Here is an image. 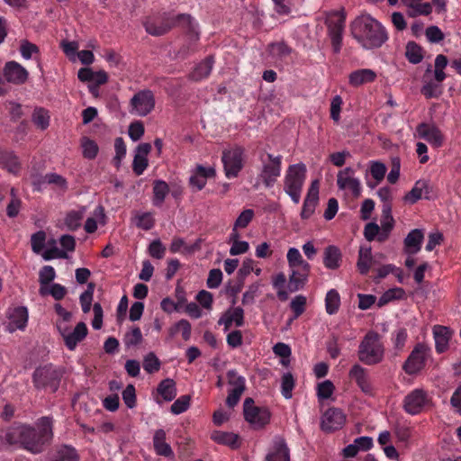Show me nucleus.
<instances>
[{
    "label": "nucleus",
    "mask_w": 461,
    "mask_h": 461,
    "mask_svg": "<svg viewBox=\"0 0 461 461\" xmlns=\"http://www.w3.org/2000/svg\"><path fill=\"white\" fill-rule=\"evenodd\" d=\"M53 438V418L43 416L34 425L14 423L8 427L3 440L34 455L41 454Z\"/></svg>",
    "instance_id": "obj_1"
},
{
    "label": "nucleus",
    "mask_w": 461,
    "mask_h": 461,
    "mask_svg": "<svg viewBox=\"0 0 461 461\" xmlns=\"http://www.w3.org/2000/svg\"><path fill=\"white\" fill-rule=\"evenodd\" d=\"M177 24H186L187 26L186 37L188 42L178 50V54L185 58L195 50L194 44L199 40V33L196 32L189 14H182L174 16L170 13H163L149 17L144 22L146 32L152 36L164 35Z\"/></svg>",
    "instance_id": "obj_2"
},
{
    "label": "nucleus",
    "mask_w": 461,
    "mask_h": 461,
    "mask_svg": "<svg viewBox=\"0 0 461 461\" xmlns=\"http://www.w3.org/2000/svg\"><path fill=\"white\" fill-rule=\"evenodd\" d=\"M350 31L352 37L366 50L378 49L388 41L386 29L370 14L357 16Z\"/></svg>",
    "instance_id": "obj_3"
},
{
    "label": "nucleus",
    "mask_w": 461,
    "mask_h": 461,
    "mask_svg": "<svg viewBox=\"0 0 461 461\" xmlns=\"http://www.w3.org/2000/svg\"><path fill=\"white\" fill-rule=\"evenodd\" d=\"M357 357L366 366L377 365L383 361L384 347L377 332L368 331L364 336L358 346Z\"/></svg>",
    "instance_id": "obj_4"
},
{
    "label": "nucleus",
    "mask_w": 461,
    "mask_h": 461,
    "mask_svg": "<svg viewBox=\"0 0 461 461\" xmlns=\"http://www.w3.org/2000/svg\"><path fill=\"white\" fill-rule=\"evenodd\" d=\"M307 168L303 162L290 165L284 177V191L294 203H299L306 179Z\"/></svg>",
    "instance_id": "obj_5"
},
{
    "label": "nucleus",
    "mask_w": 461,
    "mask_h": 461,
    "mask_svg": "<svg viewBox=\"0 0 461 461\" xmlns=\"http://www.w3.org/2000/svg\"><path fill=\"white\" fill-rule=\"evenodd\" d=\"M260 167L258 179L267 188H271L276 183L282 171V156L273 155L268 152H260L259 154Z\"/></svg>",
    "instance_id": "obj_6"
},
{
    "label": "nucleus",
    "mask_w": 461,
    "mask_h": 461,
    "mask_svg": "<svg viewBox=\"0 0 461 461\" xmlns=\"http://www.w3.org/2000/svg\"><path fill=\"white\" fill-rule=\"evenodd\" d=\"M346 14L343 10L330 12L326 19L328 35L335 53L342 48L343 32L345 29Z\"/></svg>",
    "instance_id": "obj_7"
},
{
    "label": "nucleus",
    "mask_w": 461,
    "mask_h": 461,
    "mask_svg": "<svg viewBox=\"0 0 461 461\" xmlns=\"http://www.w3.org/2000/svg\"><path fill=\"white\" fill-rule=\"evenodd\" d=\"M60 379V372L52 365L36 368L32 375V382L37 389H46L52 393L58 390Z\"/></svg>",
    "instance_id": "obj_8"
},
{
    "label": "nucleus",
    "mask_w": 461,
    "mask_h": 461,
    "mask_svg": "<svg viewBox=\"0 0 461 461\" xmlns=\"http://www.w3.org/2000/svg\"><path fill=\"white\" fill-rule=\"evenodd\" d=\"M243 415L245 420L254 429H262L270 420L271 413L266 407L255 405L250 397L245 399L243 403Z\"/></svg>",
    "instance_id": "obj_9"
},
{
    "label": "nucleus",
    "mask_w": 461,
    "mask_h": 461,
    "mask_svg": "<svg viewBox=\"0 0 461 461\" xmlns=\"http://www.w3.org/2000/svg\"><path fill=\"white\" fill-rule=\"evenodd\" d=\"M430 355V348L424 343L415 345L411 354L402 365V369L410 375H417L426 366Z\"/></svg>",
    "instance_id": "obj_10"
},
{
    "label": "nucleus",
    "mask_w": 461,
    "mask_h": 461,
    "mask_svg": "<svg viewBox=\"0 0 461 461\" xmlns=\"http://www.w3.org/2000/svg\"><path fill=\"white\" fill-rule=\"evenodd\" d=\"M431 397L428 392L416 388L411 391L403 399V409L411 415H417L431 405Z\"/></svg>",
    "instance_id": "obj_11"
},
{
    "label": "nucleus",
    "mask_w": 461,
    "mask_h": 461,
    "mask_svg": "<svg viewBox=\"0 0 461 461\" xmlns=\"http://www.w3.org/2000/svg\"><path fill=\"white\" fill-rule=\"evenodd\" d=\"M156 100L154 93L149 89L137 92L130 101V113L140 117L147 116L155 108Z\"/></svg>",
    "instance_id": "obj_12"
},
{
    "label": "nucleus",
    "mask_w": 461,
    "mask_h": 461,
    "mask_svg": "<svg viewBox=\"0 0 461 461\" xmlns=\"http://www.w3.org/2000/svg\"><path fill=\"white\" fill-rule=\"evenodd\" d=\"M337 185L339 190L344 191L355 198L361 194L362 187L360 180L355 176V170L352 167H346L339 171L337 175Z\"/></svg>",
    "instance_id": "obj_13"
},
{
    "label": "nucleus",
    "mask_w": 461,
    "mask_h": 461,
    "mask_svg": "<svg viewBox=\"0 0 461 461\" xmlns=\"http://www.w3.org/2000/svg\"><path fill=\"white\" fill-rule=\"evenodd\" d=\"M416 136L438 149L444 143V135L434 123L421 122L416 127Z\"/></svg>",
    "instance_id": "obj_14"
},
{
    "label": "nucleus",
    "mask_w": 461,
    "mask_h": 461,
    "mask_svg": "<svg viewBox=\"0 0 461 461\" xmlns=\"http://www.w3.org/2000/svg\"><path fill=\"white\" fill-rule=\"evenodd\" d=\"M434 197L433 187L429 180L420 179L415 182L413 187L403 196V201L414 204L420 199L430 200Z\"/></svg>",
    "instance_id": "obj_15"
},
{
    "label": "nucleus",
    "mask_w": 461,
    "mask_h": 461,
    "mask_svg": "<svg viewBox=\"0 0 461 461\" xmlns=\"http://www.w3.org/2000/svg\"><path fill=\"white\" fill-rule=\"evenodd\" d=\"M348 377L356 383L361 392L366 394H372L373 384L366 368L359 364H354L349 369Z\"/></svg>",
    "instance_id": "obj_16"
},
{
    "label": "nucleus",
    "mask_w": 461,
    "mask_h": 461,
    "mask_svg": "<svg viewBox=\"0 0 461 461\" xmlns=\"http://www.w3.org/2000/svg\"><path fill=\"white\" fill-rule=\"evenodd\" d=\"M3 74L7 82L14 85L25 83L29 77L27 69L14 60L5 63Z\"/></svg>",
    "instance_id": "obj_17"
},
{
    "label": "nucleus",
    "mask_w": 461,
    "mask_h": 461,
    "mask_svg": "<svg viewBox=\"0 0 461 461\" xmlns=\"http://www.w3.org/2000/svg\"><path fill=\"white\" fill-rule=\"evenodd\" d=\"M346 417L343 412L337 408L328 409L321 418V429L327 432L337 430L344 425Z\"/></svg>",
    "instance_id": "obj_18"
},
{
    "label": "nucleus",
    "mask_w": 461,
    "mask_h": 461,
    "mask_svg": "<svg viewBox=\"0 0 461 461\" xmlns=\"http://www.w3.org/2000/svg\"><path fill=\"white\" fill-rule=\"evenodd\" d=\"M265 461H290V450L282 437L274 438Z\"/></svg>",
    "instance_id": "obj_19"
},
{
    "label": "nucleus",
    "mask_w": 461,
    "mask_h": 461,
    "mask_svg": "<svg viewBox=\"0 0 461 461\" xmlns=\"http://www.w3.org/2000/svg\"><path fill=\"white\" fill-rule=\"evenodd\" d=\"M214 176L215 169L213 167L197 165L192 171L189 185L194 191H201L205 186L207 180Z\"/></svg>",
    "instance_id": "obj_20"
},
{
    "label": "nucleus",
    "mask_w": 461,
    "mask_h": 461,
    "mask_svg": "<svg viewBox=\"0 0 461 461\" xmlns=\"http://www.w3.org/2000/svg\"><path fill=\"white\" fill-rule=\"evenodd\" d=\"M319 180L316 179L311 183L301 212L303 219H309L313 214L319 201Z\"/></svg>",
    "instance_id": "obj_21"
},
{
    "label": "nucleus",
    "mask_w": 461,
    "mask_h": 461,
    "mask_svg": "<svg viewBox=\"0 0 461 461\" xmlns=\"http://www.w3.org/2000/svg\"><path fill=\"white\" fill-rule=\"evenodd\" d=\"M311 267L303 266L290 268L288 289L294 293L303 288L308 281Z\"/></svg>",
    "instance_id": "obj_22"
},
{
    "label": "nucleus",
    "mask_w": 461,
    "mask_h": 461,
    "mask_svg": "<svg viewBox=\"0 0 461 461\" xmlns=\"http://www.w3.org/2000/svg\"><path fill=\"white\" fill-rule=\"evenodd\" d=\"M8 325L7 329L10 332L16 330H23L28 321V310L24 306H18L9 309L7 312Z\"/></svg>",
    "instance_id": "obj_23"
},
{
    "label": "nucleus",
    "mask_w": 461,
    "mask_h": 461,
    "mask_svg": "<svg viewBox=\"0 0 461 461\" xmlns=\"http://www.w3.org/2000/svg\"><path fill=\"white\" fill-rule=\"evenodd\" d=\"M433 338L435 340V350L438 354L446 352L449 348V341L452 339L454 331L442 325H435L432 329Z\"/></svg>",
    "instance_id": "obj_24"
},
{
    "label": "nucleus",
    "mask_w": 461,
    "mask_h": 461,
    "mask_svg": "<svg viewBox=\"0 0 461 461\" xmlns=\"http://www.w3.org/2000/svg\"><path fill=\"white\" fill-rule=\"evenodd\" d=\"M88 329L85 322H78L73 330H70L65 337L64 344L69 350H75L77 344L83 341L87 336Z\"/></svg>",
    "instance_id": "obj_25"
},
{
    "label": "nucleus",
    "mask_w": 461,
    "mask_h": 461,
    "mask_svg": "<svg viewBox=\"0 0 461 461\" xmlns=\"http://www.w3.org/2000/svg\"><path fill=\"white\" fill-rule=\"evenodd\" d=\"M0 167L14 176H17L22 168L19 158L8 149H0Z\"/></svg>",
    "instance_id": "obj_26"
},
{
    "label": "nucleus",
    "mask_w": 461,
    "mask_h": 461,
    "mask_svg": "<svg viewBox=\"0 0 461 461\" xmlns=\"http://www.w3.org/2000/svg\"><path fill=\"white\" fill-rule=\"evenodd\" d=\"M342 263V253L335 245H329L323 251V265L329 270H337Z\"/></svg>",
    "instance_id": "obj_27"
},
{
    "label": "nucleus",
    "mask_w": 461,
    "mask_h": 461,
    "mask_svg": "<svg viewBox=\"0 0 461 461\" xmlns=\"http://www.w3.org/2000/svg\"><path fill=\"white\" fill-rule=\"evenodd\" d=\"M377 77L375 71L370 68H361L352 71L348 76L350 86L357 87L364 84L372 83Z\"/></svg>",
    "instance_id": "obj_28"
},
{
    "label": "nucleus",
    "mask_w": 461,
    "mask_h": 461,
    "mask_svg": "<svg viewBox=\"0 0 461 461\" xmlns=\"http://www.w3.org/2000/svg\"><path fill=\"white\" fill-rule=\"evenodd\" d=\"M402 3L407 7L408 14L411 17L428 15L432 12V6L429 2H422V0H402Z\"/></svg>",
    "instance_id": "obj_29"
},
{
    "label": "nucleus",
    "mask_w": 461,
    "mask_h": 461,
    "mask_svg": "<svg viewBox=\"0 0 461 461\" xmlns=\"http://www.w3.org/2000/svg\"><path fill=\"white\" fill-rule=\"evenodd\" d=\"M213 63V56H208L194 67L189 75V78L194 81H201L206 78L212 71Z\"/></svg>",
    "instance_id": "obj_30"
},
{
    "label": "nucleus",
    "mask_w": 461,
    "mask_h": 461,
    "mask_svg": "<svg viewBox=\"0 0 461 461\" xmlns=\"http://www.w3.org/2000/svg\"><path fill=\"white\" fill-rule=\"evenodd\" d=\"M424 235L421 230L415 229L409 232L404 239V249L408 254H416L420 251Z\"/></svg>",
    "instance_id": "obj_31"
},
{
    "label": "nucleus",
    "mask_w": 461,
    "mask_h": 461,
    "mask_svg": "<svg viewBox=\"0 0 461 461\" xmlns=\"http://www.w3.org/2000/svg\"><path fill=\"white\" fill-rule=\"evenodd\" d=\"M153 445L158 455L166 457L173 455L171 447L166 442V432L164 429H157L153 436Z\"/></svg>",
    "instance_id": "obj_32"
},
{
    "label": "nucleus",
    "mask_w": 461,
    "mask_h": 461,
    "mask_svg": "<svg viewBox=\"0 0 461 461\" xmlns=\"http://www.w3.org/2000/svg\"><path fill=\"white\" fill-rule=\"evenodd\" d=\"M373 261L371 247L361 246L358 251V259L357 267L360 274L366 275L371 267Z\"/></svg>",
    "instance_id": "obj_33"
},
{
    "label": "nucleus",
    "mask_w": 461,
    "mask_h": 461,
    "mask_svg": "<svg viewBox=\"0 0 461 461\" xmlns=\"http://www.w3.org/2000/svg\"><path fill=\"white\" fill-rule=\"evenodd\" d=\"M157 393L163 398L164 401L171 402L176 396V387L175 381L170 378L162 380L157 387Z\"/></svg>",
    "instance_id": "obj_34"
},
{
    "label": "nucleus",
    "mask_w": 461,
    "mask_h": 461,
    "mask_svg": "<svg viewBox=\"0 0 461 461\" xmlns=\"http://www.w3.org/2000/svg\"><path fill=\"white\" fill-rule=\"evenodd\" d=\"M168 193L169 186L166 181L155 180L153 182V205L161 206Z\"/></svg>",
    "instance_id": "obj_35"
},
{
    "label": "nucleus",
    "mask_w": 461,
    "mask_h": 461,
    "mask_svg": "<svg viewBox=\"0 0 461 461\" xmlns=\"http://www.w3.org/2000/svg\"><path fill=\"white\" fill-rule=\"evenodd\" d=\"M247 162V154L244 148L237 146L232 148V177L242 170Z\"/></svg>",
    "instance_id": "obj_36"
},
{
    "label": "nucleus",
    "mask_w": 461,
    "mask_h": 461,
    "mask_svg": "<svg viewBox=\"0 0 461 461\" xmlns=\"http://www.w3.org/2000/svg\"><path fill=\"white\" fill-rule=\"evenodd\" d=\"M340 306V295L335 289H330L326 294L325 309L328 314L333 315L338 312Z\"/></svg>",
    "instance_id": "obj_37"
},
{
    "label": "nucleus",
    "mask_w": 461,
    "mask_h": 461,
    "mask_svg": "<svg viewBox=\"0 0 461 461\" xmlns=\"http://www.w3.org/2000/svg\"><path fill=\"white\" fill-rule=\"evenodd\" d=\"M42 183L51 185L57 190L64 193L68 190V181L61 175L57 173H48L42 177Z\"/></svg>",
    "instance_id": "obj_38"
},
{
    "label": "nucleus",
    "mask_w": 461,
    "mask_h": 461,
    "mask_svg": "<svg viewBox=\"0 0 461 461\" xmlns=\"http://www.w3.org/2000/svg\"><path fill=\"white\" fill-rule=\"evenodd\" d=\"M369 171L375 182L374 185L368 183V185L370 187H374L380 184L384 178L386 173V167L384 163L380 161H371L369 166Z\"/></svg>",
    "instance_id": "obj_39"
},
{
    "label": "nucleus",
    "mask_w": 461,
    "mask_h": 461,
    "mask_svg": "<svg viewBox=\"0 0 461 461\" xmlns=\"http://www.w3.org/2000/svg\"><path fill=\"white\" fill-rule=\"evenodd\" d=\"M246 388V380L232 372V407L238 403Z\"/></svg>",
    "instance_id": "obj_40"
},
{
    "label": "nucleus",
    "mask_w": 461,
    "mask_h": 461,
    "mask_svg": "<svg viewBox=\"0 0 461 461\" xmlns=\"http://www.w3.org/2000/svg\"><path fill=\"white\" fill-rule=\"evenodd\" d=\"M268 50L273 58L279 59H285L292 53V48L284 41L271 43L268 46Z\"/></svg>",
    "instance_id": "obj_41"
},
{
    "label": "nucleus",
    "mask_w": 461,
    "mask_h": 461,
    "mask_svg": "<svg viewBox=\"0 0 461 461\" xmlns=\"http://www.w3.org/2000/svg\"><path fill=\"white\" fill-rule=\"evenodd\" d=\"M405 292L401 287H395L385 291L378 300V306L382 307L393 300L402 299Z\"/></svg>",
    "instance_id": "obj_42"
},
{
    "label": "nucleus",
    "mask_w": 461,
    "mask_h": 461,
    "mask_svg": "<svg viewBox=\"0 0 461 461\" xmlns=\"http://www.w3.org/2000/svg\"><path fill=\"white\" fill-rule=\"evenodd\" d=\"M191 329L190 322L187 320L182 319L170 328L169 334L173 337L176 333L181 332L183 339L187 341L191 337Z\"/></svg>",
    "instance_id": "obj_43"
},
{
    "label": "nucleus",
    "mask_w": 461,
    "mask_h": 461,
    "mask_svg": "<svg viewBox=\"0 0 461 461\" xmlns=\"http://www.w3.org/2000/svg\"><path fill=\"white\" fill-rule=\"evenodd\" d=\"M405 55L407 59L412 64H418L423 59L422 49L412 41L407 44Z\"/></svg>",
    "instance_id": "obj_44"
},
{
    "label": "nucleus",
    "mask_w": 461,
    "mask_h": 461,
    "mask_svg": "<svg viewBox=\"0 0 461 461\" xmlns=\"http://www.w3.org/2000/svg\"><path fill=\"white\" fill-rule=\"evenodd\" d=\"M335 391V386L330 380H325L317 384L316 394L319 401L328 400Z\"/></svg>",
    "instance_id": "obj_45"
},
{
    "label": "nucleus",
    "mask_w": 461,
    "mask_h": 461,
    "mask_svg": "<svg viewBox=\"0 0 461 461\" xmlns=\"http://www.w3.org/2000/svg\"><path fill=\"white\" fill-rule=\"evenodd\" d=\"M393 432L395 435L397 440L402 443L408 442L412 436L411 428L405 423L398 422L394 424Z\"/></svg>",
    "instance_id": "obj_46"
},
{
    "label": "nucleus",
    "mask_w": 461,
    "mask_h": 461,
    "mask_svg": "<svg viewBox=\"0 0 461 461\" xmlns=\"http://www.w3.org/2000/svg\"><path fill=\"white\" fill-rule=\"evenodd\" d=\"M32 122L41 130H45L50 125V115L44 108H36L32 114Z\"/></svg>",
    "instance_id": "obj_47"
},
{
    "label": "nucleus",
    "mask_w": 461,
    "mask_h": 461,
    "mask_svg": "<svg viewBox=\"0 0 461 461\" xmlns=\"http://www.w3.org/2000/svg\"><path fill=\"white\" fill-rule=\"evenodd\" d=\"M420 92L427 98L438 97L442 93V86L435 80L426 81Z\"/></svg>",
    "instance_id": "obj_48"
},
{
    "label": "nucleus",
    "mask_w": 461,
    "mask_h": 461,
    "mask_svg": "<svg viewBox=\"0 0 461 461\" xmlns=\"http://www.w3.org/2000/svg\"><path fill=\"white\" fill-rule=\"evenodd\" d=\"M295 385V381L291 373H285L282 376L281 381V393L285 399H291L293 396V390Z\"/></svg>",
    "instance_id": "obj_49"
},
{
    "label": "nucleus",
    "mask_w": 461,
    "mask_h": 461,
    "mask_svg": "<svg viewBox=\"0 0 461 461\" xmlns=\"http://www.w3.org/2000/svg\"><path fill=\"white\" fill-rule=\"evenodd\" d=\"M306 302L307 299L304 295L299 294L296 295L290 303L291 310L294 312V317L290 320L289 322H292L294 320L297 319L299 316H301L306 307Z\"/></svg>",
    "instance_id": "obj_50"
},
{
    "label": "nucleus",
    "mask_w": 461,
    "mask_h": 461,
    "mask_svg": "<svg viewBox=\"0 0 461 461\" xmlns=\"http://www.w3.org/2000/svg\"><path fill=\"white\" fill-rule=\"evenodd\" d=\"M286 258L289 268L310 265L303 258L300 251L296 248H290L287 251Z\"/></svg>",
    "instance_id": "obj_51"
},
{
    "label": "nucleus",
    "mask_w": 461,
    "mask_h": 461,
    "mask_svg": "<svg viewBox=\"0 0 461 461\" xmlns=\"http://www.w3.org/2000/svg\"><path fill=\"white\" fill-rule=\"evenodd\" d=\"M19 50H20L22 57L24 59H31L33 58L34 55L40 54L39 47L36 44L32 43L27 40H23L21 41Z\"/></svg>",
    "instance_id": "obj_52"
},
{
    "label": "nucleus",
    "mask_w": 461,
    "mask_h": 461,
    "mask_svg": "<svg viewBox=\"0 0 461 461\" xmlns=\"http://www.w3.org/2000/svg\"><path fill=\"white\" fill-rule=\"evenodd\" d=\"M115 156L113 163L116 168L121 167V162L126 155V145L122 138L118 137L114 140Z\"/></svg>",
    "instance_id": "obj_53"
},
{
    "label": "nucleus",
    "mask_w": 461,
    "mask_h": 461,
    "mask_svg": "<svg viewBox=\"0 0 461 461\" xmlns=\"http://www.w3.org/2000/svg\"><path fill=\"white\" fill-rule=\"evenodd\" d=\"M191 397L187 394L181 395L170 407L173 414L178 415L185 412L190 406Z\"/></svg>",
    "instance_id": "obj_54"
},
{
    "label": "nucleus",
    "mask_w": 461,
    "mask_h": 461,
    "mask_svg": "<svg viewBox=\"0 0 461 461\" xmlns=\"http://www.w3.org/2000/svg\"><path fill=\"white\" fill-rule=\"evenodd\" d=\"M155 225V219L151 212H142L136 216V226L144 230H151Z\"/></svg>",
    "instance_id": "obj_55"
},
{
    "label": "nucleus",
    "mask_w": 461,
    "mask_h": 461,
    "mask_svg": "<svg viewBox=\"0 0 461 461\" xmlns=\"http://www.w3.org/2000/svg\"><path fill=\"white\" fill-rule=\"evenodd\" d=\"M142 341V333L139 327H134L131 331L125 333L123 343L127 348L139 345Z\"/></svg>",
    "instance_id": "obj_56"
},
{
    "label": "nucleus",
    "mask_w": 461,
    "mask_h": 461,
    "mask_svg": "<svg viewBox=\"0 0 461 461\" xmlns=\"http://www.w3.org/2000/svg\"><path fill=\"white\" fill-rule=\"evenodd\" d=\"M273 286L277 290V297L281 301H286L288 299V294L284 289L285 284L286 283V277L284 273L277 274L273 278Z\"/></svg>",
    "instance_id": "obj_57"
},
{
    "label": "nucleus",
    "mask_w": 461,
    "mask_h": 461,
    "mask_svg": "<svg viewBox=\"0 0 461 461\" xmlns=\"http://www.w3.org/2000/svg\"><path fill=\"white\" fill-rule=\"evenodd\" d=\"M83 213L81 212L71 211L67 214L65 223L71 231L77 230L81 226Z\"/></svg>",
    "instance_id": "obj_58"
},
{
    "label": "nucleus",
    "mask_w": 461,
    "mask_h": 461,
    "mask_svg": "<svg viewBox=\"0 0 461 461\" xmlns=\"http://www.w3.org/2000/svg\"><path fill=\"white\" fill-rule=\"evenodd\" d=\"M254 215L255 212L252 209H246L242 211L235 221L234 229L232 231H235L236 229L246 228L254 218Z\"/></svg>",
    "instance_id": "obj_59"
},
{
    "label": "nucleus",
    "mask_w": 461,
    "mask_h": 461,
    "mask_svg": "<svg viewBox=\"0 0 461 461\" xmlns=\"http://www.w3.org/2000/svg\"><path fill=\"white\" fill-rule=\"evenodd\" d=\"M143 368L148 374H153L159 370L160 361L154 353H149L144 357Z\"/></svg>",
    "instance_id": "obj_60"
},
{
    "label": "nucleus",
    "mask_w": 461,
    "mask_h": 461,
    "mask_svg": "<svg viewBox=\"0 0 461 461\" xmlns=\"http://www.w3.org/2000/svg\"><path fill=\"white\" fill-rule=\"evenodd\" d=\"M83 156L88 159H94L98 153L97 144L89 139L85 138L82 141Z\"/></svg>",
    "instance_id": "obj_61"
},
{
    "label": "nucleus",
    "mask_w": 461,
    "mask_h": 461,
    "mask_svg": "<svg viewBox=\"0 0 461 461\" xmlns=\"http://www.w3.org/2000/svg\"><path fill=\"white\" fill-rule=\"evenodd\" d=\"M56 277V272L53 267L44 266L39 272V282L41 285H47Z\"/></svg>",
    "instance_id": "obj_62"
},
{
    "label": "nucleus",
    "mask_w": 461,
    "mask_h": 461,
    "mask_svg": "<svg viewBox=\"0 0 461 461\" xmlns=\"http://www.w3.org/2000/svg\"><path fill=\"white\" fill-rule=\"evenodd\" d=\"M122 400L125 405L132 409L136 405V390L134 385L128 384L126 388L122 391Z\"/></svg>",
    "instance_id": "obj_63"
},
{
    "label": "nucleus",
    "mask_w": 461,
    "mask_h": 461,
    "mask_svg": "<svg viewBox=\"0 0 461 461\" xmlns=\"http://www.w3.org/2000/svg\"><path fill=\"white\" fill-rule=\"evenodd\" d=\"M149 253L152 258L161 259L165 256L166 247L160 240H155L149 246Z\"/></svg>",
    "instance_id": "obj_64"
}]
</instances>
